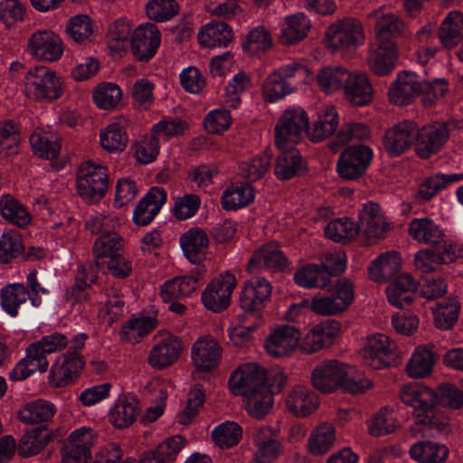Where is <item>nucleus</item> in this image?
<instances>
[{
    "label": "nucleus",
    "mask_w": 463,
    "mask_h": 463,
    "mask_svg": "<svg viewBox=\"0 0 463 463\" xmlns=\"http://www.w3.org/2000/svg\"><path fill=\"white\" fill-rule=\"evenodd\" d=\"M400 397L412 409L414 422L422 428L423 435L434 436L447 431L449 420L435 412L437 394L432 389L423 383H410L402 386Z\"/></svg>",
    "instance_id": "obj_1"
},
{
    "label": "nucleus",
    "mask_w": 463,
    "mask_h": 463,
    "mask_svg": "<svg viewBox=\"0 0 463 463\" xmlns=\"http://www.w3.org/2000/svg\"><path fill=\"white\" fill-rule=\"evenodd\" d=\"M312 78L309 70L301 63L284 65L270 73L263 82V97L269 102H278Z\"/></svg>",
    "instance_id": "obj_2"
},
{
    "label": "nucleus",
    "mask_w": 463,
    "mask_h": 463,
    "mask_svg": "<svg viewBox=\"0 0 463 463\" xmlns=\"http://www.w3.org/2000/svg\"><path fill=\"white\" fill-rule=\"evenodd\" d=\"M309 129V117L299 106H290L279 115L275 126V144L279 149L295 146Z\"/></svg>",
    "instance_id": "obj_3"
},
{
    "label": "nucleus",
    "mask_w": 463,
    "mask_h": 463,
    "mask_svg": "<svg viewBox=\"0 0 463 463\" xmlns=\"http://www.w3.org/2000/svg\"><path fill=\"white\" fill-rule=\"evenodd\" d=\"M27 96L37 101L52 102L63 94L64 82L54 71L39 65L31 68L24 76Z\"/></svg>",
    "instance_id": "obj_4"
},
{
    "label": "nucleus",
    "mask_w": 463,
    "mask_h": 463,
    "mask_svg": "<svg viewBox=\"0 0 463 463\" xmlns=\"http://www.w3.org/2000/svg\"><path fill=\"white\" fill-rule=\"evenodd\" d=\"M326 45L333 52L345 55L365 41V33L360 21L347 18L332 24L326 30Z\"/></svg>",
    "instance_id": "obj_5"
},
{
    "label": "nucleus",
    "mask_w": 463,
    "mask_h": 463,
    "mask_svg": "<svg viewBox=\"0 0 463 463\" xmlns=\"http://www.w3.org/2000/svg\"><path fill=\"white\" fill-rule=\"evenodd\" d=\"M77 192L88 203L100 201L108 189V174L104 165L87 161L81 164L76 178Z\"/></svg>",
    "instance_id": "obj_6"
},
{
    "label": "nucleus",
    "mask_w": 463,
    "mask_h": 463,
    "mask_svg": "<svg viewBox=\"0 0 463 463\" xmlns=\"http://www.w3.org/2000/svg\"><path fill=\"white\" fill-rule=\"evenodd\" d=\"M26 51L37 61L53 62L61 58L64 46L57 33L49 29H39L29 36Z\"/></svg>",
    "instance_id": "obj_7"
},
{
    "label": "nucleus",
    "mask_w": 463,
    "mask_h": 463,
    "mask_svg": "<svg viewBox=\"0 0 463 463\" xmlns=\"http://www.w3.org/2000/svg\"><path fill=\"white\" fill-rule=\"evenodd\" d=\"M222 346L211 335L199 336L191 347V362L194 370L208 373L217 368L222 361Z\"/></svg>",
    "instance_id": "obj_8"
},
{
    "label": "nucleus",
    "mask_w": 463,
    "mask_h": 463,
    "mask_svg": "<svg viewBox=\"0 0 463 463\" xmlns=\"http://www.w3.org/2000/svg\"><path fill=\"white\" fill-rule=\"evenodd\" d=\"M395 344L383 334L369 335L360 351L364 364L373 370H381L391 364Z\"/></svg>",
    "instance_id": "obj_9"
},
{
    "label": "nucleus",
    "mask_w": 463,
    "mask_h": 463,
    "mask_svg": "<svg viewBox=\"0 0 463 463\" xmlns=\"http://www.w3.org/2000/svg\"><path fill=\"white\" fill-rule=\"evenodd\" d=\"M154 338L156 344L148 354V364L155 369H164L175 363L183 350L182 340L169 332L158 333Z\"/></svg>",
    "instance_id": "obj_10"
},
{
    "label": "nucleus",
    "mask_w": 463,
    "mask_h": 463,
    "mask_svg": "<svg viewBox=\"0 0 463 463\" xmlns=\"http://www.w3.org/2000/svg\"><path fill=\"white\" fill-rule=\"evenodd\" d=\"M266 371L257 364H246L235 370L229 378V387L235 395L242 397L267 388Z\"/></svg>",
    "instance_id": "obj_11"
},
{
    "label": "nucleus",
    "mask_w": 463,
    "mask_h": 463,
    "mask_svg": "<svg viewBox=\"0 0 463 463\" xmlns=\"http://www.w3.org/2000/svg\"><path fill=\"white\" fill-rule=\"evenodd\" d=\"M235 286L234 275L229 272L222 273L213 279L203 291L201 298L203 306L214 312L226 308L230 304Z\"/></svg>",
    "instance_id": "obj_12"
},
{
    "label": "nucleus",
    "mask_w": 463,
    "mask_h": 463,
    "mask_svg": "<svg viewBox=\"0 0 463 463\" xmlns=\"http://www.w3.org/2000/svg\"><path fill=\"white\" fill-rule=\"evenodd\" d=\"M372 158L373 150L369 146H350L342 153L337 162V172L344 179H356L364 174Z\"/></svg>",
    "instance_id": "obj_13"
},
{
    "label": "nucleus",
    "mask_w": 463,
    "mask_h": 463,
    "mask_svg": "<svg viewBox=\"0 0 463 463\" xmlns=\"http://www.w3.org/2000/svg\"><path fill=\"white\" fill-rule=\"evenodd\" d=\"M300 332L295 326H277L267 336L264 348L272 357H284L296 350L298 346Z\"/></svg>",
    "instance_id": "obj_14"
},
{
    "label": "nucleus",
    "mask_w": 463,
    "mask_h": 463,
    "mask_svg": "<svg viewBox=\"0 0 463 463\" xmlns=\"http://www.w3.org/2000/svg\"><path fill=\"white\" fill-rule=\"evenodd\" d=\"M449 137V128L445 123H435L419 129L417 128L416 153L421 158H429L438 153Z\"/></svg>",
    "instance_id": "obj_15"
},
{
    "label": "nucleus",
    "mask_w": 463,
    "mask_h": 463,
    "mask_svg": "<svg viewBox=\"0 0 463 463\" xmlns=\"http://www.w3.org/2000/svg\"><path fill=\"white\" fill-rule=\"evenodd\" d=\"M130 119L125 116L114 118L99 132V144L101 147L110 154L124 151L128 144V128Z\"/></svg>",
    "instance_id": "obj_16"
},
{
    "label": "nucleus",
    "mask_w": 463,
    "mask_h": 463,
    "mask_svg": "<svg viewBox=\"0 0 463 463\" xmlns=\"http://www.w3.org/2000/svg\"><path fill=\"white\" fill-rule=\"evenodd\" d=\"M270 294L271 285L266 279H251L242 288L240 300L241 307L244 313L257 314L261 317L260 311Z\"/></svg>",
    "instance_id": "obj_17"
},
{
    "label": "nucleus",
    "mask_w": 463,
    "mask_h": 463,
    "mask_svg": "<svg viewBox=\"0 0 463 463\" xmlns=\"http://www.w3.org/2000/svg\"><path fill=\"white\" fill-rule=\"evenodd\" d=\"M84 365V359L78 352L68 351L52 364L50 382L55 387L65 386L78 376Z\"/></svg>",
    "instance_id": "obj_18"
},
{
    "label": "nucleus",
    "mask_w": 463,
    "mask_h": 463,
    "mask_svg": "<svg viewBox=\"0 0 463 463\" xmlns=\"http://www.w3.org/2000/svg\"><path fill=\"white\" fill-rule=\"evenodd\" d=\"M48 366L47 354L36 341L28 345L25 356L16 364L9 377L13 381H23L36 372H46Z\"/></svg>",
    "instance_id": "obj_19"
},
{
    "label": "nucleus",
    "mask_w": 463,
    "mask_h": 463,
    "mask_svg": "<svg viewBox=\"0 0 463 463\" xmlns=\"http://www.w3.org/2000/svg\"><path fill=\"white\" fill-rule=\"evenodd\" d=\"M161 42L160 32L150 23L140 24L135 29L131 38V47L134 55L140 61L152 58Z\"/></svg>",
    "instance_id": "obj_20"
},
{
    "label": "nucleus",
    "mask_w": 463,
    "mask_h": 463,
    "mask_svg": "<svg viewBox=\"0 0 463 463\" xmlns=\"http://www.w3.org/2000/svg\"><path fill=\"white\" fill-rule=\"evenodd\" d=\"M345 364L339 361L331 360L317 365L312 372L314 387L324 393H330L340 388Z\"/></svg>",
    "instance_id": "obj_21"
},
{
    "label": "nucleus",
    "mask_w": 463,
    "mask_h": 463,
    "mask_svg": "<svg viewBox=\"0 0 463 463\" xmlns=\"http://www.w3.org/2000/svg\"><path fill=\"white\" fill-rule=\"evenodd\" d=\"M204 270L197 269L189 275L173 278L165 281L161 288V297L165 302L190 297L199 287V281L204 277Z\"/></svg>",
    "instance_id": "obj_22"
},
{
    "label": "nucleus",
    "mask_w": 463,
    "mask_h": 463,
    "mask_svg": "<svg viewBox=\"0 0 463 463\" xmlns=\"http://www.w3.org/2000/svg\"><path fill=\"white\" fill-rule=\"evenodd\" d=\"M288 259L277 243L271 242L259 248L248 262L250 273H255L260 269L270 271H280L288 266Z\"/></svg>",
    "instance_id": "obj_23"
},
{
    "label": "nucleus",
    "mask_w": 463,
    "mask_h": 463,
    "mask_svg": "<svg viewBox=\"0 0 463 463\" xmlns=\"http://www.w3.org/2000/svg\"><path fill=\"white\" fill-rule=\"evenodd\" d=\"M423 90L422 80L411 71H403L397 75L389 89L391 102L402 106L410 103Z\"/></svg>",
    "instance_id": "obj_24"
},
{
    "label": "nucleus",
    "mask_w": 463,
    "mask_h": 463,
    "mask_svg": "<svg viewBox=\"0 0 463 463\" xmlns=\"http://www.w3.org/2000/svg\"><path fill=\"white\" fill-rule=\"evenodd\" d=\"M360 232L367 239L382 238L389 229L380 206L373 202L364 204L359 213L357 224Z\"/></svg>",
    "instance_id": "obj_25"
},
{
    "label": "nucleus",
    "mask_w": 463,
    "mask_h": 463,
    "mask_svg": "<svg viewBox=\"0 0 463 463\" xmlns=\"http://www.w3.org/2000/svg\"><path fill=\"white\" fill-rule=\"evenodd\" d=\"M417 126L411 121H403L390 128L384 137V147L392 156L407 150L416 140Z\"/></svg>",
    "instance_id": "obj_26"
},
{
    "label": "nucleus",
    "mask_w": 463,
    "mask_h": 463,
    "mask_svg": "<svg viewBox=\"0 0 463 463\" xmlns=\"http://www.w3.org/2000/svg\"><path fill=\"white\" fill-rule=\"evenodd\" d=\"M342 90L346 99L354 106H364L372 100L373 88L364 72L347 71Z\"/></svg>",
    "instance_id": "obj_27"
},
{
    "label": "nucleus",
    "mask_w": 463,
    "mask_h": 463,
    "mask_svg": "<svg viewBox=\"0 0 463 463\" xmlns=\"http://www.w3.org/2000/svg\"><path fill=\"white\" fill-rule=\"evenodd\" d=\"M166 202V192L160 187H153L139 201L133 213V222L138 226L150 223Z\"/></svg>",
    "instance_id": "obj_28"
},
{
    "label": "nucleus",
    "mask_w": 463,
    "mask_h": 463,
    "mask_svg": "<svg viewBox=\"0 0 463 463\" xmlns=\"http://www.w3.org/2000/svg\"><path fill=\"white\" fill-rule=\"evenodd\" d=\"M57 407L52 402L36 399L23 404L17 412L18 420L25 425H45L52 420Z\"/></svg>",
    "instance_id": "obj_29"
},
{
    "label": "nucleus",
    "mask_w": 463,
    "mask_h": 463,
    "mask_svg": "<svg viewBox=\"0 0 463 463\" xmlns=\"http://www.w3.org/2000/svg\"><path fill=\"white\" fill-rule=\"evenodd\" d=\"M368 17L375 19L374 43L396 45L393 37L402 32V20L394 14L383 13L381 9L371 12Z\"/></svg>",
    "instance_id": "obj_30"
},
{
    "label": "nucleus",
    "mask_w": 463,
    "mask_h": 463,
    "mask_svg": "<svg viewBox=\"0 0 463 463\" xmlns=\"http://www.w3.org/2000/svg\"><path fill=\"white\" fill-rule=\"evenodd\" d=\"M288 410L297 417H307L318 407L317 396L307 386L296 385L286 398Z\"/></svg>",
    "instance_id": "obj_31"
},
{
    "label": "nucleus",
    "mask_w": 463,
    "mask_h": 463,
    "mask_svg": "<svg viewBox=\"0 0 463 463\" xmlns=\"http://www.w3.org/2000/svg\"><path fill=\"white\" fill-rule=\"evenodd\" d=\"M398 59L396 45L373 43L370 48L367 64L371 71L378 76H385L392 72Z\"/></svg>",
    "instance_id": "obj_32"
},
{
    "label": "nucleus",
    "mask_w": 463,
    "mask_h": 463,
    "mask_svg": "<svg viewBox=\"0 0 463 463\" xmlns=\"http://www.w3.org/2000/svg\"><path fill=\"white\" fill-rule=\"evenodd\" d=\"M180 245L184 256L193 263H200L206 258L209 239L204 231L192 228L180 237Z\"/></svg>",
    "instance_id": "obj_33"
},
{
    "label": "nucleus",
    "mask_w": 463,
    "mask_h": 463,
    "mask_svg": "<svg viewBox=\"0 0 463 463\" xmlns=\"http://www.w3.org/2000/svg\"><path fill=\"white\" fill-rule=\"evenodd\" d=\"M30 144L36 156L47 160L56 159L61 149L60 136L51 129L36 128L30 137Z\"/></svg>",
    "instance_id": "obj_34"
},
{
    "label": "nucleus",
    "mask_w": 463,
    "mask_h": 463,
    "mask_svg": "<svg viewBox=\"0 0 463 463\" xmlns=\"http://www.w3.org/2000/svg\"><path fill=\"white\" fill-rule=\"evenodd\" d=\"M409 235L422 244H439L445 237L442 227L429 217L414 218L409 223Z\"/></svg>",
    "instance_id": "obj_35"
},
{
    "label": "nucleus",
    "mask_w": 463,
    "mask_h": 463,
    "mask_svg": "<svg viewBox=\"0 0 463 463\" xmlns=\"http://www.w3.org/2000/svg\"><path fill=\"white\" fill-rule=\"evenodd\" d=\"M279 40L283 44H293L307 37L311 22L303 13L286 15L279 23Z\"/></svg>",
    "instance_id": "obj_36"
},
{
    "label": "nucleus",
    "mask_w": 463,
    "mask_h": 463,
    "mask_svg": "<svg viewBox=\"0 0 463 463\" xmlns=\"http://www.w3.org/2000/svg\"><path fill=\"white\" fill-rule=\"evenodd\" d=\"M417 288V283L410 274H402L386 288L387 299L392 306L403 308L412 302Z\"/></svg>",
    "instance_id": "obj_37"
},
{
    "label": "nucleus",
    "mask_w": 463,
    "mask_h": 463,
    "mask_svg": "<svg viewBox=\"0 0 463 463\" xmlns=\"http://www.w3.org/2000/svg\"><path fill=\"white\" fill-rule=\"evenodd\" d=\"M261 317L250 313L239 314L232 322L229 328L231 342L236 346H244L252 339V333L260 326Z\"/></svg>",
    "instance_id": "obj_38"
},
{
    "label": "nucleus",
    "mask_w": 463,
    "mask_h": 463,
    "mask_svg": "<svg viewBox=\"0 0 463 463\" xmlns=\"http://www.w3.org/2000/svg\"><path fill=\"white\" fill-rule=\"evenodd\" d=\"M435 364V354L426 345L417 346L408 360L405 371L412 379H421L429 376Z\"/></svg>",
    "instance_id": "obj_39"
},
{
    "label": "nucleus",
    "mask_w": 463,
    "mask_h": 463,
    "mask_svg": "<svg viewBox=\"0 0 463 463\" xmlns=\"http://www.w3.org/2000/svg\"><path fill=\"white\" fill-rule=\"evenodd\" d=\"M409 455L419 463H443L449 457V449L439 442L423 440L412 444Z\"/></svg>",
    "instance_id": "obj_40"
},
{
    "label": "nucleus",
    "mask_w": 463,
    "mask_h": 463,
    "mask_svg": "<svg viewBox=\"0 0 463 463\" xmlns=\"http://www.w3.org/2000/svg\"><path fill=\"white\" fill-rule=\"evenodd\" d=\"M439 39L446 49H452L463 40V14L449 12L439 28Z\"/></svg>",
    "instance_id": "obj_41"
},
{
    "label": "nucleus",
    "mask_w": 463,
    "mask_h": 463,
    "mask_svg": "<svg viewBox=\"0 0 463 463\" xmlns=\"http://www.w3.org/2000/svg\"><path fill=\"white\" fill-rule=\"evenodd\" d=\"M294 281L304 288H325L329 283V273L320 263L302 266L294 274Z\"/></svg>",
    "instance_id": "obj_42"
},
{
    "label": "nucleus",
    "mask_w": 463,
    "mask_h": 463,
    "mask_svg": "<svg viewBox=\"0 0 463 463\" xmlns=\"http://www.w3.org/2000/svg\"><path fill=\"white\" fill-rule=\"evenodd\" d=\"M402 268L401 256L394 251L383 253L371 263L370 278L376 282H383L395 276Z\"/></svg>",
    "instance_id": "obj_43"
},
{
    "label": "nucleus",
    "mask_w": 463,
    "mask_h": 463,
    "mask_svg": "<svg viewBox=\"0 0 463 463\" xmlns=\"http://www.w3.org/2000/svg\"><path fill=\"white\" fill-rule=\"evenodd\" d=\"M232 39V31L225 23H209L198 33V41L204 48L225 47Z\"/></svg>",
    "instance_id": "obj_44"
},
{
    "label": "nucleus",
    "mask_w": 463,
    "mask_h": 463,
    "mask_svg": "<svg viewBox=\"0 0 463 463\" xmlns=\"http://www.w3.org/2000/svg\"><path fill=\"white\" fill-rule=\"evenodd\" d=\"M339 125L338 114L334 107L321 110L317 120L307 131V137L312 142H320L335 132Z\"/></svg>",
    "instance_id": "obj_45"
},
{
    "label": "nucleus",
    "mask_w": 463,
    "mask_h": 463,
    "mask_svg": "<svg viewBox=\"0 0 463 463\" xmlns=\"http://www.w3.org/2000/svg\"><path fill=\"white\" fill-rule=\"evenodd\" d=\"M122 237L117 232H105L99 236L93 243L92 252L98 266L119 253L123 248Z\"/></svg>",
    "instance_id": "obj_46"
},
{
    "label": "nucleus",
    "mask_w": 463,
    "mask_h": 463,
    "mask_svg": "<svg viewBox=\"0 0 463 463\" xmlns=\"http://www.w3.org/2000/svg\"><path fill=\"white\" fill-rule=\"evenodd\" d=\"M98 317L108 326L117 321L124 312V302L113 288L106 289L99 296Z\"/></svg>",
    "instance_id": "obj_47"
},
{
    "label": "nucleus",
    "mask_w": 463,
    "mask_h": 463,
    "mask_svg": "<svg viewBox=\"0 0 463 463\" xmlns=\"http://www.w3.org/2000/svg\"><path fill=\"white\" fill-rule=\"evenodd\" d=\"M1 307L12 317L19 315V308L29 299V291L23 283H11L0 291Z\"/></svg>",
    "instance_id": "obj_48"
},
{
    "label": "nucleus",
    "mask_w": 463,
    "mask_h": 463,
    "mask_svg": "<svg viewBox=\"0 0 463 463\" xmlns=\"http://www.w3.org/2000/svg\"><path fill=\"white\" fill-rule=\"evenodd\" d=\"M255 197L252 187L245 183L232 184L222 193V205L225 210H237L249 205Z\"/></svg>",
    "instance_id": "obj_49"
},
{
    "label": "nucleus",
    "mask_w": 463,
    "mask_h": 463,
    "mask_svg": "<svg viewBox=\"0 0 463 463\" xmlns=\"http://www.w3.org/2000/svg\"><path fill=\"white\" fill-rule=\"evenodd\" d=\"M65 32L73 42L87 44L94 40L96 30L89 15L76 14L68 20Z\"/></svg>",
    "instance_id": "obj_50"
},
{
    "label": "nucleus",
    "mask_w": 463,
    "mask_h": 463,
    "mask_svg": "<svg viewBox=\"0 0 463 463\" xmlns=\"http://www.w3.org/2000/svg\"><path fill=\"white\" fill-rule=\"evenodd\" d=\"M279 150L281 154L276 161L275 175L279 180H288L294 177L304 168V163L295 146Z\"/></svg>",
    "instance_id": "obj_51"
},
{
    "label": "nucleus",
    "mask_w": 463,
    "mask_h": 463,
    "mask_svg": "<svg viewBox=\"0 0 463 463\" xmlns=\"http://www.w3.org/2000/svg\"><path fill=\"white\" fill-rule=\"evenodd\" d=\"M335 430L332 424L323 423L317 427L308 439V450L315 456L328 452L335 442Z\"/></svg>",
    "instance_id": "obj_52"
},
{
    "label": "nucleus",
    "mask_w": 463,
    "mask_h": 463,
    "mask_svg": "<svg viewBox=\"0 0 463 463\" xmlns=\"http://www.w3.org/2000/svg\"><path fill=\"white\" fill-rule=\"evenodd\" d=\"M157 326V319L143 317L129 319L120 330L121 338L130 344H137Z\"/></svg>",
    "instance_id": "obj_53"
},
{
    "label": "nucleus",
    "mask_w": 463,
    "mask_h": 463,
    "mask_svg": "<svg viewBox=\"0 0 463 463\" xmlns=\"http://www.w3.org/2000/svg\"><path fill=\"white\" fill-rule=\"evenodd\" d=\"M0 213L6 221L19 227H24L32 221L27 208L11 195L1 196Z\"/></svg>",
    "instance_id": "obj_54"
},
{
    "label": "nucleus",
    "mask_w": 463,
    "mask_h": 463,
    "mask_svg": "<svg viewBox=\"0 0 463 463\" xmlns=\"http://www.w3.org/2000/svg\"><path fill=\"white\" fill-rule=\"evenodd\" d=\"M325 235L329 240L346 243L351 241L358 234L357 224L351 219L338 218L330 221L325 227Z\"/></svg>",
    "instance_id": "obj_55"
},
{
    "label": "nucleus",
    "mask_w": 463,
    "mask_h": 463,
    "mask_svg": "<svg viewBox=\"0 0 463 463\" xmlns=\"http://www.w3.org/2000/svg\"><path fill=\"white\" fill-rule=\"evenodd\" d=\"M50 440L46 429H33L26 431L20 439L17 449L22 457H31L40 453Z\"/></svg>",
    "instance_id": "obj_56"
},
{
    "label": "nucleus",
    "mask_w": 463,
    "mask_h": 463,
    "mask_svg": "<svg viewBox=\"0 0 463 463\" xmlns=\"http://www.w3.org/2000/svg\"><path fill=\"white\" fill-rule=\"evenodd\" d=\"M132 25L129 21L121 17L117 19L108 31V43L114 52L125 51L131 43Z\"/></svg>",
    "instance_id": "obj_57"
},
{
    "label": "nucleus",
    "mask_w": 463,
    "mask_h": 463,
    "mask_svg": "<svg viewBox=\"0 0 463 463\" xmlns=\"http://www.w3.org/2000/svg\"><path fill=\"white\" fill-rule=\"evenodd\" d=\"M247 412L256 419L263 418L273 405L272 392L267 388L253 392L243 397Z\"/></svg>",
    "instance_id": "obj_58"
},
{
    "label": "nucleus",
    "mask_w": 463,
    "mask_h": 463,
    "mask_svg": "<svg viewBox=\"0 0 463 463\" xmlns=\"http://www.w3.org/2000/svg\"><path fill=\"white\" fill-rule=\"evenodd\" d=\"M347 71L343 67H325L317 75L319 89L325 93L331 94L342 90L346 80Z\"/></svg>",
    "instance_id": "obj_59"
},
{
    "label": "nucleus",
    "mask_w": 463,
    "mask_h": 463,
    "mask_svg": "<svg viewBox=\"0 0 463 463\" xmlns=\"http://www.w3.org/2000/svg\"><path fill=\"white\" fill-rule=\"evenodd\" d=\"M212 439L222 449L237 445L242 437L241 427L234 421H224L212 430Z\"/></svg>",
    "instance_id": "obj_60"
},
{
    "label": "nucleus",
    "mask_w": 463,
    "mask_h": 463,
    "mask_svg": "<svg viewBox=\"0 0 463 463\" xmlns=\"http://www.w3.org/2000/svg\"><path fill=\"white\" fill-rule=\"evenodd\" d=\"M460 174H436L426 178L419 188V195L421 199L427 201L434 197L440 190L447 188L449 184L458 182L462 179Z\"/></svg>",
    "instance_id": "obj_61"
},
{
    "label": "nucleus",
    "mask_w": 463,
    "mask_h": 463,
    "mask_svg": "<svg viewBox=\"0 0 463 463\" xmlns=\"http://www.w3.org/2000/svg\"><path fill=\"white\" fill-rule=\"evenodd\" d=\"M92 98L99 109L110 110L117 108L120 103L122 91L119 86L115 83H101L93 90Z\"/></svg>",
    "instance_id": "obj_62"
},
{
    "label": "nucleus",
    "mask_w": 463,
    "mask_h": 463,
    "mask_svg": "<svg viewBox=\"0 0 463 463\" xmlns=\"http://www.w3.org/2000/svg\"><path fill=\"white\" fill-rule=\"evenodd\" d=\"M459 303L456 298L439 302L433 308L435 326L442 330L451 328L458 317Z\"/></svg>",
    "instance_id": "obj_63"
},
{
    "label": "nucleus",
    "mask_w": 463,
    "mask_h": 463,
    "mask_svg": "<svg viewBox=\"0 0 463 463\" xmlns=\"http://www.w3.org/2000/svg\"><path fill=\"white\" fill-rule=\"evenodd\" d=\"M137 415L136 403L127 399H119L109 411V419L112 424L118 428H125L134 422Z\"/></svg>",
    "instance_id": "obj_64"
}]
</instances>
